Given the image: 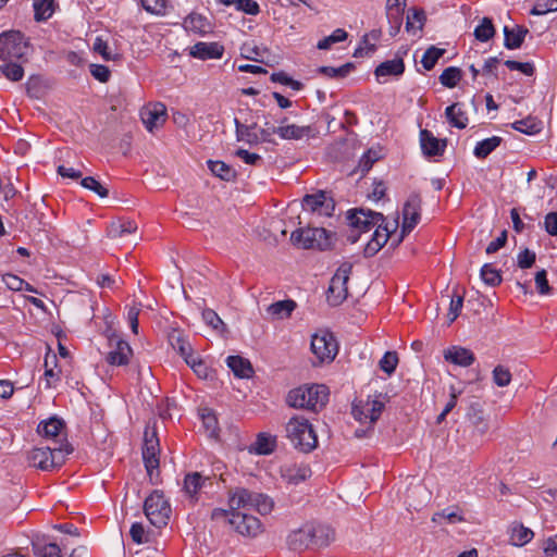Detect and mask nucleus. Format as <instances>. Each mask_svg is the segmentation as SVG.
I'll return each mask as SVG.
<instances>
[{"label":"nucleus","mask_w":557,"mask_h":557,"mask_svg":"<svg viewBox=\"0 0 557 557\" xmlns=\"http://www.w3.org/2000/svg\"><path fill=\"white\" fill-rule=\"evenodd\" d=\"M335 540V531L329 524L308 521L287 535V546L293 552L318 550Z\"/></svg>","instance_id":"nucleus-1"},{"label":"nucleus","mask_w":557,"mask_h":557,"mask_svg":"<svg viewBox=\"0 0 557 557\" xmlns=\"http://www.w3.org/2000/svg\"><path fill=\"white\" fill-rule=\"evenodd\" d=\"M329 388L323 384H304L292 388L285 398L288 407L318 413L329 401Z\"/></svg>","instance_id":"nucleus-2"},{"label":"nucleus","mask_w":557,"mask_h":557,"mask_svg":"<svg viewBox=\"0 0 557 557\" xmlns=\"http://www.w3.org/2000/svg\"><path fill=\"white\" fill-rule=\"evenodd\" d=\"M227 506L233 511L246 512L255 510L265 516L274 508V500L264 493L255 492L243 486L230 488L227 492Z\"/></svg>","instance_id":"nucleus-3"},{"label":"nucleus","mask_w":557,"mask_h":557,"mask_svg":"<svg viewBox=\"0 0 557 557\" xmlns=\"http://www.w3.org/2000/svg\"><path fill=\"white\" fill-rule=\"evenodd\" d=\"M210 518L215 522L228 523L236 533L246 537H256L263 531L259 518L247 512L233 511L230 507L212 509Z\"/></svg>","instance_id":"nucleus-4"},{"label":"nucleus","mask_w":557,"mask_h":557,"mask_svg":"<svg viewBox=\"0 0 557 557\" xmlns=\"http://www.w3.org/2000/svg\"><path fill=\"white\" fill-rule=\"evenodd\" d=\"M286 437L294 448L310 453L318 446V436L312 424L301 416H293L285 425Z\"/></svg>","instance_id":"nucleus-5"},{"label":"nucleus","mask_w":557,"mask_h":557,"mask_svg":"<svg viewBox=\"0 0 557 557\" xmlns=\"http://www.w3.org/2000/svg\"><path fill=\"white\" fill-rule=\"evenodd\" d=\"M73 453V447L70 443H61L57 447L41 446L34 447L28 451V463L42 471H51L60 468L65 457Z\"/></svg>","instance_id":"nucleus-6"},{"label":"nucleus","mask_w":557,"mask_h":557,"mask_svg":"<svg viewBox=\"0 0 557 557\" xmlns=\"http://www.w3.org/2000/svg\"><path fill=\"white\" fill-rule=\"evenodd\" d=\"M294 246L302 249L327 250L334 243V234L323 227H300L290 235Z\"/></svg>","instance_id":"nucleus-7"},{"label":"nucleus","mask_w":557,"mask_h":557,"mask_svg":"<svg viewBox=\"0 0 557 557\" xmlns=\"http://www.w3.org/2000/svg\"><path fill=\"white\" fill-rule=\"evenodd\" d=\"M310 349L315 357L314 366L330 363L338 352V344L332 332L320 330L312 335Z\"/></svg>","instance_id":"nucleus-8"},{"label":"nucleus","mask_w":557,"mask_h":557,"mask_svg":"<svg viewBox=\"0 0 557 557\" xmlns=\"http://www.w3.org/2000/svg\"><path fill=\"white\" fill-rule=\"evenodd\" d=\"M347 219L352 228L347 239L352 244L359 238V234L357 232H368L371 227L376 226L380 223H385V216L382 213L364 209H356L351 212L349 211Z\"/></svg>","instance_id":"nucleus-9"},{"label":"nucleus","mask_w":557,"mask_h":557,"mask_svg":"<svg viewBox=\"0 0 557 557\" xmlns=\"http://www.w3.org/2000/svg\"><path fill=\"white\" fill-rule=\"evenodd\" d=\"M235 135L238 141L248 144L249 146H258L262 143L274 144L272 127H258L257 122L243 123L238 119H234Z\"/></svg>","instance_id":"nucleus-10"},{"label":"nucleus","mask_w":557,"mask_h":557,"mask_svg":"<svg viewBox=\"0 0 557 557\" xmlns=\"http://www.w3.org/2000/svg\"><path fill=\"white\" fill-rule=\"evenodd\" d=\"M28 49V44L21 32L11 30L0 34L1 60H21L27 54Z\"/></svg>","instance_id":"nucleus-11"},{"label":"nucleus","mask_w":557,"mask_h":557,"mask_svg":"<svg viewBox=\"0 0 557 557\" xmlns=\"http://www.w3.org/2000/svg\"><path fill=\"white\" fill-rule=\"evenodd\" d=\"M352 264L342 263L330 281L326 298L330 305L339 306L348 296L347 283L351 274Z\"/></svg>","instance_id":"nucleus-12"},{"label":"nucleus","mask_w":557,"mask_h":557,"mask_svg":"<svg viewBox=\"0 0 557 557\" xmlns=\"http://www.w3.org/2000/svg\"><path fill=\"white\" fill-rule=\"evenodd\" d=\"M144 510L154 527L161 528L168 524L171 507L162 493L158 491L151 493L145 500Z\"/></svg>","instance_id":"nucleus-13"},{"label":"nucleus","mask_w":557,"mask_h":557,"mask_svg":"<svg viewBox=\"0 0 557 557\" xmlns=\"http://www.w3.org/2000/svg\"><path fill=\"white\" fill-rule=\"evenodd\" d=\"M421 211H422V199L420 194L411 193L406 199L403 206V223L400 235L396 240V245H398L403 239L412 232V230L419 224L421 220Z\"/></svg>","instance_id":"nucleus-14"},{"label":"nucleus","mask_w":557,"mask_h":557,"mask_svg":"<svg viewBox=\"0 0 557 557\" xmlns=\"http://www.w3.org/2000/svg\"><path fill=\"white\" fill-rule=\"evenodd\" d=\"M159 438L156 432H145L144 446H143V460L150 480H153L154 474H159Z\"/></svg>","instance_id":"nucleus-15"},{"label":"nucleus","mask_w":557,"mask_h":557,"mask_svg":"<svg viewBox=\"0 0 557 557\" xmlns=\"http://www.w3.org/2000/svg\"><path fill=\"white\" fill-rule=\"evenodd\" d=\"M109 348L110 350L106 356L108 364L113 367H123L129 363L133 356V349L126 341L113 334L109 337Z\"/></svg>","instance_id":"nucleus-16"},{"label":"nucleus","mask_w":557,"mask_h":557,"mask_svg":"<svg viewBox=\"0 0 557 557\" xmlns=\"http://www.w3.org/2000/svg\"><path fill=\"white\" fill-rule=\"evenodd\" d=\"M302 209L311 211L322 216H332L335 203L332 198L326 196L325 191H318L315 194L306 195L301 201Z\"/></svg>","instance_id":"nucleus-17"},{"label":"nucleus","mask_w":557,"mask_h":557,"mask_svg":"<svg viewBox=\"0 0 557 557\" xmlns=\"http://www.w3.org/2000/svg\"><path fill=\"white\" fill-rule=\"evenodd\" d=\"M37 433L47 440H53L59 445L61 443H69L66 441L65 422L55 416L42 420L37 426Z\"/></svg>","instance_id":"nucleus-18"},{"label":"nucleus","mask_w":557,"mask_h":557,"mask_svg":"<svg viewBox=\"0 0 557 557\" xmlns=\"http://www.w3.org/2000/svg\"><path fill=\"white\" fill-rule=\"evenodd\" d=\"M141 121L149 132L161 127L166 121V108L161 102L149 103L140 112Z\"/></svg>","instance_id":"nucleus-19"},{"label":"nucleus","mask_w":557,"mask_h":557,"mask_svg":"<svg viewBox=\"0 0 557 557\" xmlns=\"http://www.w3.org/2000/svg\"><path fill=\"white\" fill-rule=\"evenodd\" d=\"M384 404L377 399L367 400L366 403L354 404L351 413L359 422L374 423L381 416Z\"/></svg>","instance_id":"nucleus-20"},{"label":"nucleus","mask_w":557,"mask_h":557,"mask_svg":"<svg viewBox=\"0 0 557 557\" xmlns=\"http://www.w3.org/2000/svg\"><path fill=\"white\" fill-rule=\"evenodd\" d=\"M420 146L428 158L442 157L447 147V139H440L428 129L420 131Z\"/></svg>","instance_id":"nucleus-21"},{"label":"nucleus","mask_w":557,"mask_h":557,"mask_svg":"<svg viewBox=\"0 0 557 557\" xmlns=\"http://www.w3.org/2000/svg\"><path fill=\"white\" fill-rule=\"evenodd\" d=\"M212 485V479L205 476L200 472L187 473L184 478L183 491L194 502L198 500V493L207 486Z\"/></svg>","instance_id":"nucleus-22"},{"label":"nucleus","mask_w":557,"mask_h":557,"mask_svg":"<svg viewBox=\"0 0 557 557\" xmlns=\"http://www.w3.org/2000/svg\"><path fill=\"white\" fill-rule=\"evenodd\" d=\"M286 117L280 121L278 126L272 127V135L276 134L281 139L284 140H299L307 137L311 133V126H298L295 124L285 125Z\"/></svg>","instance_id":"nucleus-23"},{"label":"nucleus","mask_w":557,"mask_h":557,"mask_svg":"<svg viewBox=\"0 0 557 557\" xmlns=\"http://www.w3.org/2000/svg\"><path fill=\"white\" fill-rule=\"evenodd\" d=\"M224 53V47L219 42L199 41L195 44L189 51L193 58L206 61L212 59H221Z\"/></svg>","instance_id":"nucleus-24"},{"label":"nucleus","mask_w":557,"mask_h":557,"mask_svg":"<svg viewBox=\"0 0 557 557\" xmlns=\"http://www.w3.org/2000/svg\"><path fill=\"white\" fill-rule=\"evenodd\" d=\"M282 478L289 484H299L311 475L310 468L305 463H284L281 467Z\"/></svg>","instance_id":"nucleus-25"},{"label":"nucleus","mask_w":557,"mask_h":557,"mask_svg":"<svg viewBox=\"0 0 557 557\" xmlns=\"http://www.w3.org/2000/svg\"><path fill=\"white\" fill-rule=\"evenodd\" d=\"M444 359L453 364L468 368L475 361L474 354L461 346H451L444 351Z\"/></svg>","instance_id":"nucleus-26"},{"label":"nucleus","mask_w":557,"mask_h":557,"mask_svg":"<svg viewBox=\"0 0 557 557\" xmlns=\"http://www.w3.org/2000/svg\"><path fill=\"white\" fill-rule=\"evenodd\" d=\"M507 534L509 543L516 547L527 545L534 537V532L530 528L517 521L509 525Z\"/></svg>","instance_id":"nucleus-27"},{"label":"nucleus","mask_w":557,"mask_h":557,"mask_svg":"<svg viewBox=\"0 0 557 557\" xmlns=\"http://www.w3.org/2000/svg\"><path fill=\"white\" fill-rule=\"evenodd\" d=\"M528 33V28L521 25L504 26V46L509 50L519 49Z\"/></svg>","instance_id":"nucleus-28"},{"label":"nucleus","mask_w":557,"mask_h":557,"mask_svg":"<svg viewBox=\"0 0 557 557\" xmlns=\"http://www.w3.org/2000/svg\"><path fill=\"white\" fill-rule=\"evenodd\" d=\"M404 60L400 57H396L392 60H386L379 64L374 71V75L380 81L381 77L400 76L404 74Z\"/></svg>","instance_id":"nucleus-29"},{"label":"nucleus","mask_w":557,"mask_h":557,"mask_svg":"<svg viewBox=\"0 0 557 557\" xmlns=\"http://www.w3.org/2000/svg\"><path fill=\"white\" fill-rule=\"evenodd\" d=\"M445 117L450 126L463 129L468 126L469 119L461 103L456 102L445 109Z\"/></svg>","instance_id":"nucleus-30"},{"label":"nucleus","mask_w":557,"mask_h":557,"mask_svg":"<svg viewBox=\"0 0 557 557\" xmlns=\"http://www.w3.org/2000/svg\"><path fill=\"white\" fill-rule=\"evenodd\" d=\"M226 364L237 377L248 379L253 374L250 361L240 356H228L226 358Z\"/></svg>","instance_id":"nucleus-31"},{"label":"nucleus","mask_w":557,"mask_h":557,"mask_svg":"<svg viewBox=\"0 0 557 557\" xmlns=\"http://www.w3.org/2000/svg\"><path fill=\"white\" fill-rule=\"evenodd\" d=\"M183 26L187 32L206 35L210 32V23L208 20L198 13H190L184 18Z\"/></svg>","instance_id":"nucleus-32"},{"label":"nucleus","mask_w":557,"mask_h":557,"mask_svg":"<svg viewBox=\"0 0 557 557\" xmlns=\"http://www.w3.org/2000/svg\"><path fill=\"white\" fill-rule=\"evenodd\" d=\"M276 448V437L269 433H259L255 443L250 447V451L257 455H270Z\"/></svg>","instance_id":"nucleus-33"},{"label":"nucleus","mask_w":557,"mask_h":557,"mask_svg":"<svg viewBox=\"0 0 557 557\" xmlns=\"http://www.w3.org/2000/svg\"><path fill=\"white\" fill-rule=\"evenodd\" d=\"M137 230L135 221L129 219H121L112 222L108 227V236L111 238H120L133 234Z\"/></svg>","instance_id":"nucleus-34"},{"label":"nucleus","mask_w":557,"mask_h":557,"mask_svg":"<svg viewBox=\"0 0 557 557\" xmlns=\"http://www.w3.org/2000/svg\"><path fill=\"white\" fill-rule=\"evenodd\" d=\"M296 308V302L292 299L280 300L271 304L267 308L268 314L273 319L282 320L288 318Z\"/></svg>","instance_id":"nucleus-35"},{"label":"nucleus","mask_w":557,"mask_h":557,"mask_svg":"<svg viewBox=\"0 0 557 557\" xmlns=\"http://www.w3.org/2000/svg\"><path fill=\"white\" fill-rule=\"evenodd\" d=\"M503 139L499 136H492L490 138H485L481 141H478L474 149L473 154L478 159H485L487 158L499 145L502 144Z\"/></svg>","instance_id":"nucleus-36"},{"label":"nucleus","mask_w":557,"mask_h":557,"mask_svg":"<svg viewBox=\"0 0 557 557\" xmlns=\"http://www.w3.org/2000/svg\"><path fill=\"white\" fill-rule=\"evenodd\" d=\"M209 170L218 177L224 181H232L236 177V171L223 161H208Z\"/></svg>","instance_id":"nucleus-37"},{"label":"nucleus","mask_w":557,"mask_h":557,"mask_svg":"<svg viewBox=\"0 0 557 557\" xmlns=\"http://www.w3.org/2000/svg\"><path fill=\"white\" fill-rule=\"evenodd\" d=\"M512 129L525 135H536L541 132V123L534 117H527L511 123Z\"/></svg>","instance_id":"nucleus-38"},{"label":"nucleus","mask_w":557,"mask_h":557,"mask_svg":"<svg viewBox=\"0 0 557 557\" xmlns=\"http://www.w3.org/2000/svg\"><path fill=\"white\" fill-rule=\"evenodd\" d=\"M33 7L35 20L47 21L54 12V0H35Z\"/></svg>","instance_id":"nucleus-39"},{"label":"nucleus","mask_w":557,"mask_h":557,"mask_svg":"<svg viewBox=\"0 0 557 557\" xmlns=\"http://www.w3.org/2000/svg\"><path fill=\"white\" fill-rule=\"evenodd\" d=\"M461 77H462V72L459 67L448 66L442 72L438 79L443 86H445L447 88H454L458 85Z\"/></svg>","instance_id":"nucleus-40"},{"label":"nucleus","mask_w":557,"mask_h":557,"mask_svg":"<svg viewBox=\"0 0 557 557\" xmlns=\"http://www.w3.org/2000/svg\"><path fill=\"white\" fill-rule=\"evenodd\" d=\"M480 276L482 281L491 287H495L502 283L500 272L492 263H485L481 268Z\"/></svg>","instance_id":"nucleus-41"},{"label":"nucleus","mask_w":557,"mask_h":557,"mask_svg":"<svg viewBox=\"0 0 557 557\" xmlns=\"http://www.w3.org/2000/svg\"><path fill=\"white\" fill-rule=\"evenodd\" d=\"M425 14L423 10L412 9L408 12L406 21L407 32L417 33L423 28Z\"/></svg>","instance_id":"nucleus-42"},{"label":"nucleus","mask_w":557,"mask_h":557,"mask_svg":"<svg viewBox=\"0 0 557 557\" xmlns=\"http://www.w3.org/2000/svg\"><path fill=\"white\" fill-rule=\"evenodd\" d=\"M354 70L352 63H346L338 67L334 66H320L318 69V73L329 77V78H345L350 74Z\"/></svg>","instance_id":"nucleus-43"},{"label":"nucleus","mask_w":557,"mask_h":557,"mask_svg":"<svg viewBox=\"0 0 557 557\" xmlns=\"http://www.w3.org/2000/svg\"><path fill=\"white\" fill-rule=\"evenodd\" d=\"M369 37H371L373 40H377L380 37V32L372 30L370 34L364 35L360 46L356 48L354 57L362 58L363 55L373 53L376 50L375 44L370 42Z\"/></svg>","instance_id":"nucleus-44"},{"label":"nucleus","mask_w":557,"mask_h":557,"mask_svg":"<svg viewBox=\"0 0 557 557\" xmlns=\"http://www.w3.org/2000/svg\"><path fill=\"white\" fill-rule=\"evenodd\" d=\"M398 225V221L395 220L391 226L387 223L376 225L374 233L372 234V239L380 244L382 247L387 243L393 231L396 230Z\"/></svg>","instance_id":"nucleus-45"},{"label":"nucleus","mask_w":557,"mask_h":557,"mask_svg":"<svg viewBox=\"0 0 557 557\" xmlns=\"http://www.w3.org/2000/svg\"><path fill=\"white\" fill-rule=\"evenodd\" d=\"M347 37H348V34L345 29L336 28L330 36H326L323 39L319 40L317 44V48L320 50H327L334 44L342 42V41L346 40Z\"/></svg>","instance_id":"nucleus-46"},{"label":"nucleus","mask_w":557,"mask_h":557,"mask_svg":"<svg viewBox=\"0 0 557 557\" xmlns=\"http://www.w3.org/2000/svg\"><path fill=\"white\" fill-rule=\"evenodd\" d=\"M444 53V49L437 48L435 46H431L430 48H428L421 59L423 67L426 71H431L437 63L438 59L443 57Z\"/></svg>","instance_id":"nucleus-47"},{"label":"nucleus","mask_w":557,"mask_h":557,"mask_svg":"<svg viewBox=\"0 0 557 557\" xmlns=\"http://www.w3.org/2000/svg\"><path fill=\"white\" fill-rule=\"evenodd\" d=\"M495 34V28L492 21L487 17H484L482 22L475 27L474 36L479 41L486 42L488 41Z\"/></svg>","instance_id":"nucleus-48"},{"label":"nucleus","mask_w":557,"mask_h":557,"mask_svg":"<svg viewBox=\"0 0 557 557\" xmlns=\"http://www.w3.org/2000/svg\"><path fill=\"white\" fill-rule=\"evenodd\" d=\"M50 359L52 360L53 363H55L57 356L55 355H52V356L47 355L45 358L46 370L44 373V377L46 380V388H51V387L55 386L57 382L60 381V371H54L53 368L49 367Z\"/></svg>","instance_id":"nucleus-49"},{"label":"nucleus","mask_w":557,"mask_h":557,"mask_svg":"<svg viewBox=\"0 0 557 557\" xmlns=\"http://www.w3.org/2000/svg\"><path fill=\"white\" fill-rule=\"evenodd\" d=\"M0 70L1 73L12 82H18L24 76V69L22 65L14 62L3 64Z\"/></svg>","instance_id":"nucleus-50"},{"label":"nucleus","mask_w":557,"mask_h":557,"mask_svg":"<svg viewBox=\"0 0 557 557\" xmlns=\"http://www.w3.org/2000/svg\"><path fill=\"white\" fill-rule=\"evenodd\" d=\"M556 11L557 0H536L533 8L530 10V14L540 16Z\"/></svg>","instance_id":"nucleus-51"},{"label":"nucleus","mask_w":557,"mask_h":557,"mask_svg":"<svg viewBox=\"0 0 557 557\" xmlns=\"http://www.w3.org/2000/svg\"><path fill=\"white\" fill-rule=\"evenodd\" d=\"M493 382L499 386L505 387L508 386L511 382V373L509 369L505 366L498 364L494 368L493 372Z\"/></svg>","instance_id":"nucleus-52"},{"label":"nucleus","mask_w":557,"mask_h":557,"mask_svg":"<svg viewBox=\"0 0 557 557\" xmlns=\"http://www.w3.org/2000/svg\"><path fill=\"white\" fill-rule=\"evenodd\" d=\"M398 364L396 351H386L380 360V369L388 375L394 373Z\"/></svg>","instance_id":"nucleus-53"},{"label":"nucleus","mask_w":557,"mask_h":557,"mask_svg":"<svg viewBox=\"0 0 557 557\" xmlns=\"http://www.w3.org/2000/svg\"><path fill=\"white\" fill-rule=\"evenodd\" d=\"M81 185L84 188L89 189V190L96 193L101 198H106L109 195V190L99 181H97L92 176L84 177L81 181Z\"/></svg>","instance_id":"nucleus-54"},{"label":"nucleus","mask_w":557,"mask_h":557,"mask_svg":"<svg viewBox=\"0 0 557 557\" xmlns=\"http://www.w3.org/2000/svg\"><path fill=\"white\" fill-rule=\"evenodd\" d=\"M386 17L389 23V34L395 36L403 25L404 10L386 11Z\"/></svg>","instance_id":"nucleus-55"},{"label":"nucleus","mask_w":557,"mask_h":557,"mask_svg":"<svg viewBox=\"0 0 557 557\" xmlns=\"http://www.w3.org/2000/svg\"><path fill=\"white\" fill-rule=\"evenodd\" d=\"M144 10L150 14L164 15L168 0H140Z\"/></svg>","instance_id":"nucleus-56"},{"label":"nucleus","mask_w":557,"mask_h":557,"mask_svg":"<svg viewBox=\"0 0 557 557\" xmlns=\"http://www.w3.org/2000/svg\"><path fill=\"white\" fill-rule=\"evenodd\" d=\"M200 418L207 431H209L211 434L216 433L219 430V422L211 409H202L200 412Z\"/></svg>","instance_id":"nucleus-57"},{"label":"nucleus","mask_w":557,"mask_h":557,"mask_svg":"<svg viewBox=\"0 0 557 557\" xmlns=\"http://www.w3.org/2000/svg\"><path fill=\"white\" fill-rule=\"evenodd\" d=\"M463 307V297L454 295L450 299L449 309L447 313L448 324H451L460 314Z\"/></svg>","instance_id":"nucleus-58"},{"label":"nucleus","mask_w":557,"mask_h":557,"mask_svg":"<svg viewBox=\"0 0 557 557\" xmlns=\"http://www.w3.org/2000/svg\"><path fill=\"white\" fill-rule=\"evenodd\" d=\"M505 65L510 71H519L527 76H532L535 72L534 64L531 62H518L515 60H507L505 61Z\"/></svg>","instance_id":"nucleus-59"},{"label":"nucleus","mask_w":557,"mask_h":557,"mask_svg":"<svg viewBox=\"0 0 557 557\" xmlns=\"http://www.w3.org/2000/svg\"><path fill=\"white\" fill-rule=\"evenodd\" d=\"M234 154L240 160H243V162L249 165L257 166L261 165V163L263 162L262 157L260 154L250 152L243 148L237 149Z\"/></svg>","instance_id":"nucleus-60"},{"label":"nucleus","mask_w":557,"mask_h":557,"mask_svg":"<svg viewBox=\"0 0 557 557\" xmlns=\"http://www.w3.org/2000/svg\"><path fill=\"white\" fill-rule=\"evenodd\" d=\"M170 343L172 347L181 355V357L187 356V352H190L191 350L190 344L180 334L172 335L170 337Z\"/></svg>","instance_id":"nucleus-61"},{"label":"nucleus","mask_w":557,"mask_h":557,"mask_svg":"<svg viewBox=\"0 0 557 557\" xmlns=\"http://www.w3.org/2000/svg\"><path fill=\"white\" fill-rule=\"evenodd\" d=\"M90 73L97 81L101 83H107L111 76L109 67L102 64H91Z\"/></svg>","instance_id":"nucleus-62"},{"label":"nucleus","mask_w":557,"mask_h":557,"mask_svg":"<svg viewBox=\"0 0 557 557\" xmlns=\"http://www.w3.org/2000/svg\"><path fill=\"white\" fill-rule=\"evenodd\" d=\"M536 256L533 251L529 249H524L518 253V265L521 269H529L531 268L535 262Z\"/></svg>","instance_id":"nucleus-63"},{"label":"nucleus","mask_w":557,"mask_h":557,"mask_svg":"<svg viewBox=\"0 0 557 557\" xmlns=\"http://www.w3.org/2000/svg\"><path fill=\"white\" fill-rule=\"evenodd\" d=\"M544 226L550 236H557V212H549L545 215Z\"/></svg>","instance_id":"nucleus-64"}]
</instances>
